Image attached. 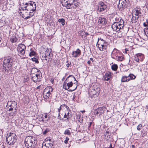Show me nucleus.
Returning a JSON list of instances; mask_svg holds the SVG:
<instances>
[{"instance_id": "1", "label": "nucleus", "mask_w": 148, "mask_h": 148, "mask_svg": "<svg viewBox=\"0 0 148 148\" xmlns=\"http://www.w3.org/2000/svg\"><path fill=\"white\" fill-rule=\"evenodd\" d=\"M62 5L68 9H75L79 6L76 0H62Z\"/></svg>"}, {"instance_id": "2", "label": "nucleus", "mask_w": 148, "mask_h": 148, "mask_svg": "<svg viewBox=\"0 0 148 148\" xmlns=\"http://www.w3.org/2000/svg\"><path fill=\"white\" fill-rule=\"evenodd\" d=\"M124 26L123 19H121L119 22H114L112 25V28L113 31L118 33L120 32L123 29Z\"/></svg>"}, {"instance_id": "3", "label": "nucleus", "mask_w": 148, "mask_h": 148, "mask_svg": "<svg viewBox=\"0 0 148 148\" xmlns=\"http://www.w3.org/2000/svg\"><path fill=\"white\" fill-rule=\"evenodd\" d=\"M15 62L14 59L12 57H8L4 60L3 66L5 68H8L10 69Z\"/></svg>"}, {"instance_id": "4", "label": "nucleus", "mask_w": 148, "mask_h": 148, "mask_svg": "<svg viewBox=\"0 0 148 148\" xmlns=\"http://www.w3.org/2000/svg\"><path fill=\"white\" fill-rule=\"evenodd\" d=\"M35 138L31 136H28L25 138V146L28 148L34 147L35 144Z\"/></svg>"}, {"instance_id": "5", "label": "nucleus", "mask_w": 148, "mask_h": 148, "mask_svg": "<svg viewBox=\"0 0 148 148\" xmlns=\"http://www.w3.org/2000/svg\"><path fill=\"white\" fill-rule=\"evenodd\" d=\"M108 45L107 42H106L103 39L98 38L97 44V46L101 51L105 50L107 48Z\"/></svg>"}, {"instance_id": "6", "label": "nucleus", "mask_w": 148, "mask_h": 148, "mask_svg": "<svg viewBox=\"0 0 148 148\" xmlns=\"http://www.w3.org/2000/svg\"><path fill=\"white\" fill-rule=\"evenodd\" d=\"M67 80V79L64 82L63 85V88L66 90H68L71 88V89L70 90L71 91H73L75 90L77 87V84L75 83H73L72 81H69L68 83H66Z\"/></svg>"}, {"instance_id": "7", "label": "nucleus", "mask_w": 148, "mask_h": 148, "mask_svg": "<svg viewBox=\"0 0 148 148\" xmlns=\"http://www.w3.org/2000/svg\"><path fill=\"white\" fill-rule=\"evenodd\" d=\"M20 10H22V11L20 13L22 14V17L25 19H27L30 18L33 16L34 14V12H29V11L25 10V9L23 7L20 8Z\"/></svg>"}, {"instance_id": "8", "label": "nucleus", "mask_w": 148, "mask_h": 148, "mask_svg": "<svg viewBox=\"0 0 148 148\" xmlns=\"http://www.w3.org/2000/svg\"><path fill=\"white\" fill-rule=\"evenodd\" d=\"M16 136L14 133H10L6 137L7 142L10 145H13L16 140Z\"/></svg>"}, {"instance_id": "9", "label": "nucleus", "mask_w": 148, "mask_h": 148, "mask_svg": "<svg viewBox=\"0 0 148 148\" xmlns=\"http://www.w3.org/2000/svg\"><path fill=\"white\" fill-rule=\"evenodd\" d=\"M24 5L23 8L25 9V10L34 12L36 10V5L34 2H30L29 3H27Z\"/></svg>"}, {"instance_id": "10", "label": "nucleus", "mask_w": 148, "mask_h": 148, "mask_svg": "<svg viewBox=\"0 0 148 148\" xmlns=\"http://www.w3.org/2000/svg\"><path fill=\"white\" fill-rule=\"evenodd\" d=\"M52 88L50 86L46 87L44 90L43 96V98L46 99H48L51 97L53 91Z\"/></svg>"}, {"instance_id": "11", "label": "nucleus", "mask_w": 148, "mask_h": 148, "mask_svg": "<svg viewBox=\"0 0 148 148\" xmlns=\"http://www.w3.org/2000/svg\"><path fill=\"white\" fill-rule=\"evenodd\" d=\"M25 46L22 44H19L17 48V50L19 55L23 58H25Z\"/></svg>"}, {"instance_id": "12", "label": "nucleus", "mask_w": 148, "mask_h": 148, "mask_svg": "<svg viewBox=\"0 0 148 148\" xmlns=\"http://www.w3.org/2000/svg\"><path fill=\"white\" fill-rule=\"evenodd\" d=\"M17 107V103L15 101H9L7 103L6 107L9 111H11L13 110H16Z\"/></svg>"}, {"instance_id": "13", "label": "nucleus", "mask_w": 148, "mask_h": 148, "mask_svg": "<svg viewBox=\"0 0 148 148\" xmlns=\"http://www.w3.org/2000/svg\"><path fill=\"white\" fill-rule=\"evenodd\" d=\"M53 143L50 139H46L45 141L42 143V148H52Z\"/></svg>"}, {"instance_id": "14", "label": "nucleus", "mask_w": 148, "mask_h": 148, "mask_svg": "<svg viewBox=\"0 0 148 148\" xmlns=\"http://www.w3.org/2000/svg\"><path fill=\"white\" fill-rule=\"evenodd\" d=\"M31 76L33 81L35 82H36L40 80L42 75L41 72H39L38 73H36V74L35 75L31 74Z\"/></svg>"}, {"instance_id": "15", "label": "nucleus", "mask_w": 148, "mask_h": 148, "mask_svg": "<svg viewBox=\"0 0 148 148\" xmlns=\"http://www.w3.org/2000/svg\"><path fill=\"white\" fill-rule=\"evenodd\" d=\"M129 3V0H119L118 7L120 8H127Z\"/></svg>"}, {"instance_id": "16", "label": "nucleus", "mask_w": 148, "mask_h": 148, "mask_svg": "<svg viewBox=\"0 0 148 148\" xmlns=\"http://www.w3.org/2000/svg\"><path fill=\"white\" fill-rule=\"evenodd\" d=\"M99 91L97 92V90H96L89 89V95L91 98L97 97L99 95Z\"/></svg>"}, {"instance_id": "17", "label": "nucleus", "mask_w": 148, "mask_h": 148, "mask_svg": "<svg viewBox=\"0 0 148 148\" xmlns=\"http://www.w3.org/2000/svg\"><path fill=\"white\" fill-rule=\"evenodd\" d=\"M99 10L100 12H103L107 10V5L102 1H100L98 5Z\"/></svg>"}, {"instance_id": "18", "label": "nucleus", "mask_w": 148, "mask_h": 148, "mask_svg": "<svg viewBox=\"0 0 148 148\" xmlns=\"http://www.w3.org/2000/svg\"><path fill=\"white\" fill-rule=\"evenodd\" d=\"M99 86H100L98 84L95 83L92 84V85L89 88L96 90H97V92H100V89L99 88Z\"/></svg>"}, {"instance_id": "19", "label": "nucleus", "mask_w": 148, "mask_h": 148, "mask_svg": "<svg viewBox=\"0 0 148 148\" xmlns=\"http://www.w3.org/2000/svg\"><path fill=\"white\" fill-rule=\"evenodd\" d=\"M81 51L79 49H77L75 51L72 52V55L73 57L76 58L79 57L81 54Z\"/></svg>"}, {"instance_id": "20", "label": "nucleus", "mask_w": 148, "mask_h": 148, "mask_svg": "<svg viewBox=\"0 0 148 148\" xmlns=\"http://www.w3.org/2000/svg\"><path fill=\"white\" fill-rule=\"evenodd\" d=\"M133 13L134 15H135L136 18H137V19L142 15L141 11V10L138 8L135 9V10L134 11Z\"/></svg>"}, {"instance_id": "21", "label": "nucleus", "mask_w": 148, "mask_h": 148, "mask_svg": "<svg viewBox=\"0 0 148 148\" xmlns=\"http://www.w3.org/2000/svg\"><path fill=\"white\" fill-rule=\"evenodd\" d=\"M112 74V73L109 72H106L104 76V80L107 81H109L110 80Z\"/></svg>"}, {"instance_id": "22", "label": "nucleus", "mask_w": 148, "mask_h": 148, "mask_svg": "<svg viewBox=\"0 0 148 148\" xmlns=\"http://www.w3.org/2000/svg\"><path fill=\"white\" fill-rule=\"evenodd\" d=\"M66 112H65L63 118H66V119H65V121H66V120L68 121L69 120V119L71 117V114L69 113L70 110H68L66 111Z\"/></svg>"}, {"instance_id": "23", "label": "nucleus", "mask_w": 148, "mask_h": 148, "mask_svg": "<svg viewBox=\"0 0 148 148\" xmlns=\"http://www.w3.org/2000/svg\"><path fill=\"white\" fill-rule=\"evenodd\" d=\"M119 52V51L116 48H114L112 53V58L114 59L116 57V56L118 55V54Z\"/></svg>"}, {"instance_id": "24", "label": "nucleus", "mask_w": 148, "mask_h": 148, "mask_svg": "<svg viewBox=\"0 0 148 148\" xmlns=\"http://www.w3.org/2000/svg\"><path fill=\"white\" fill-rule=\"evenodd\" d=\"M99 23L102 25H104L106 23V19L104 18H99L98 20Z\"/></svg>"}, {"instance_id": "25", "label": "nucleus", "mask_w": 148, "mask_h": 148, "mask_svg": "<svg viewBox=\"0 0 148 148\" xmlns=\"http://www.w3.org/2000/svg\"><path fill=\"white\" fill-rule=\"evenodd\" d=\"M106 108L105 107H101L97 109L99 113V115H101L104 113V111L106 110Z\"/></svg>"}, {"instance_id": "26", "label": "nucleus", "mask_w": 148, "mask_h": 148, "mask_svg": "<svg viewBox=\"0 0 148 148\" xmlns=\"http://www.w3.org/2000/svg\"><path fill=\"white\" fill-rule=\"evenodd\" d=\"M64 106V105H61L58 110V119H59L61 120H63V119L62 118V119H61V116L60 115V110L61 109H62V108H63V107Z\"/></svg>"}, {"instance_id": "27", "label": "nucleus", "mask_w": 148, "mask_h": 148, "mask_svg": "<svg viewBox=\"0 0 148 148\" xmlns=\"http://www.w3.org/2000/svg\"><path fill=\"white\" fill-rule=\"evenodd\" d=\"M39 72H40L39 71L35 68H32L31 71V74H36V73H38Z\"/></svg>"}, {"instance_id": "28", "label": "nucleus", "mask_w": 148, "mask_h": 148, "mask_svg": "<svg viewBox=\"0 0 148 148\" xmlns=\"http://www.w3.org/2000/svg\"><path fill=\"white\" fill-rule=\"evenodd\" d=\"M128 77L123 76L122 77L121 79V81L122 82H128L129 81V79H128Z\"/></svg>"}, {"instance_id": "29", "label": "nucleus", "mask_w": 148, "mask_h": 148, "mask_svg": "<svg viewBox=\"0 0 148 148\" xmlns=\"http://www.w3.org/2000/svg\"><path fill=\"white\" fill-rule=\"evenodd\" d=\"M42 56L41 59L44 62H48L47 59V56L43 53H42Z\"/></svg>"}, {"instance_id": "30", "label": "nucleus", "mask_w": 148, "mask_h": 148, "mask_svg": "<svg viewBox=\"0 0 148 148\" xmlns=\"http://www.w3.org/2000/svg\"><path fill=\"white\" fill-rule=\"evenodd\" d=\"M17 40V38L16 36H13L10 38V41L12 43L15 42Z\"/></svg>"}, {"instance_id": "31", "label": "nucleus", "mask_w": 148, "mask_h": 148, "mask_svg": "<svg viewBox=\"0 0 148 148\" xmlns=\"http://www.w3.org/2000/svg\"><path fill=\"white\" fill-rule=\"evenodd\" d=\"M51 51V49H47L45 51V53L44 54L45 55L47 56L50 55Z\"/></svg>"}, {"instance_id": "32", "label": "nucleus", "mask_w": 148, "mask_h": 148, "mask_svg": "<svg viewBox=\"0 0 148 148\" xmlns=\"http://www.w3.org/2000/svg\"><path fill=\"white\" fill-rule=\"evenodd\" d=\"M114 59L117 61H122L123 59V58L122 56H118L117 55L116 56V57H115V58Z\"/></svg>"}, {"instance_id": "33", "label": "nucleus", "mask_w": 148, "mask_h": 148, "mask_svg": "<svg viewBox=\"0 0 148 148\" xmlns=\"http://www.w3.org/2000/svg\"><path fill=\"white\" fill-rule=\"evenodd\" d=\"M127 77H130L129 81L131 79H134L136 78V76L132 74H129Z\"/></svg>"}, {"instance_id": "34", "label": "nucleus", "mask_w": 148, "mask_h": 148, "mask_svg": "<svg viewBox=\"0 0 148 148\" xmlns=\"http://www.w3.org/2000/svg\"><path fill=\"white\" fill-rule=\"evenodd\" d=\"M111 67L113 70L115 71L118 68V66L116 64H114L112 65Z\"/></svg>"}, {"instance_id": "35", "label": "nucleus", "mask_w": 148, "mask_h": 148, "mask_svg": "<svg viewBox=\"0 0 148 148\" xmlns=\"http://www.w3.org/2000/svg\"><path fill=\"white\" fill-rule=\"evenodd\" d=\"M23 99V100H25V101H24V102L25 103H27L29 102V100L28 98L27 97H24Z\"/></svg>"}, {"instance_id": "36", "label": "nucleus", "mask_w": 148, "mask_h": 148, "mask_svg": "<svg viewBox=\"0 0 148 148\" xmlns=\"http://www.w3.org/2000/svg\"><path fill=\"white\" fill-rule=\"evenodd\" d=\"M47 114H45L44 117L43 118V119H42V120L44 121H45V122H46V121H47Z\"/></svg>"}, {"instance_id": "37", "label": "nucleus", "mask_w": 148, "mask_h": 148, "mask_svg": "<svg viewBox=\"0 0 148 148\" xmlns=\"http://www.w3.org/2000/svg\"><path fill=\"white\" fill-rule=\"evenodd\" d=\"M64 134H65L70 135L71 134V133L70 132V131L68 129H67L65 130Z\"/></svg>"}, {"instance_id": "38", "label": "nucleus", "mask_w": 148, "mask_h": 148, "mask_svg": "<svg viewBox=\"0 0 148 148\" xmlns=\"http://www.w3.org/2000/svg\"><path fill=\"white\" fill-rule=\"evenodd\" d=\"M143 54L141 53H138L136 55V56L139 58H140L141 57L143 58Z\"/></svg>"}, {"instance_id": "39", "label": "nucleus", "mask_w": 148, "mask_h": 148, "mask_svg": "<svg viewBox=\"0 0 148 148\" xmlns=\"http://www.w3.org/2000/svg\"><path fill=\"white\" fill-rule=\"evenodd\" d=\"M32 60L33 61H34L36 63H38V59L35 58H32Z\"/></svg>"}, {"instance_id": "40", "label": "nucleus", "mask_w": 148, "mask_h": 148, "mask_svg": "<svg viewBox=\"0 0 148 148\" xmlns=\"http://www.w3.org/2000/svg\"><path fill=\"white\" fill-rule=\"evenodd\" d=\"M35 52L32 50L31 52L29 53V56L30 57H31L32 56H34L35 55Z\"/></svg>"}, {"instance_id": "41", "label": "nucleus", "mask_w": 148, "mask_h": 148, "mask_svg": "<svg viewBox=\"0 0 148 148\" xmlns=\"http://www.w3.org/2000/svg\"><path fill=\"white\" fill-rule=\"evenodd\" d=\"M137 18L136 17H133L132 18V23H135L136 21Z\"/></svg>"}, {"instance_id": "42", "label": "nucleus", "mask_w": 148, "mask_h": 148, "mask_svg": "<svg viewBox=\"0 0 148 148\" xmlns=\"http://www.w3.org/2000/svg\"><path fill=\"white\" fill-rule=\"evenodd\" d=\"M49 131V129L47 128L46 129V130L43 132V134H46Z\"/></svg>"}, {"instance_id": "43", "label": "nucleus", "mask_w": 148, "mask_h": 148, "mask_svg": "<svg viewBox=\"0 0 148 148\" xmlns=\"http://www.w3.org/2000/svg\"><path fill=\"white\" fill-rule=\"evenodd\" d=\"M142 125L141 124H139L137 127V128L138 130H140L141 129Z\"/></svg>"}, {"instance_id": "44", "label": "nucleus", "mask_w": 148, "mask_h": 148, "mask_svg": "<svg viewBox=\"0 0 148 148\" xmlns=\"http://www.w3.org/2000/svg\"><path fill=\"white\" fill-rule=\"evenodd\" d=\"M63 105H64V106H63V108H64V107H65L66 108V109L67 110L66 111H67L68 110H69V107L67 106L66 105L64 104H63Z\"/></svg>"}, {"instance_id": "45", "label": "nucleus", "mask_w": 148, "mask_h": 148, "mask_svg": "<svg viewBox=\"0 0 148 148\" xmlns=\"http://www.w3.org/2000/svg\"><path fill=\"white\" fill-rule=\"evenodd\" d=\"M134 60L137 62H139V58L136 56L135 57Z\"/></svg>"}, {"instance_id": "46", "label": "nucleus", "mask_w": 148, "mask_h": 148, "mask_svg": "<svg viewBox=\"0 0 148 148\" xmlns=\"http://www.w3.org/2000/svg\"><path fill=\"white\" fill-rule=\"evenodd\" d=\"M69 140V138L66 137V139L64 141V142L65 143L67 144L68 143V141Z\"/></svg>"}, {"instance_id": "47", "label": "nucleus", "mask_w": 148, "mask_h": 148, "mask_svg": "<svg viewBox=\"0 0 148 148\" xmlns=\"http://www.w3.org/2000/svg\"><path fill=\"white\" fill-rule=\"evenodd\" d=\"M60 20L61 21V22L62 23V24L63 25H64V20L63 19H61V20L59 19V22H60Z\"/></svg>"}, {"instance_id": "48", "label": "nucleus", "mask_w": 148, "mask_h": 148, "mask_svg": "<svg viewBox=\"0 0 148 148\" xmlns=\"http://www.w3.org/2000/svg\"><path fill=\"white\" fill-rule=\"evenodd\" d=\"M145 31H146L145 32V34L147 36H148V27L147 29H145Z\"/></svg>"}, {"instance_id": "49", "label": "nucleus", "mask_w": 148, "mask_h": 148, "mask_svg": "<svg viewBox=\"0 0 148 148\" xmlns=\"http://www.w3.org/2000/svg\"><path fill=\"white\" fill-rule=\"evenodd\" d=\"M95 114H99V113L98 110H97V109L95 110Z\"/></svg>"}, {"instance_id": "50", "label": "nucleus", "mask_w": 148, "mask_h": 148, "mask_svg": "<svg viewBox=\"0 0 148 148\" xmlns=\"http://www.w3.org/2000/svg\"><path fill=\"white\" fill-rule=\"evenodd\" d=\"M25 77L26 78H24V79H25V80L24 81L26 82L29 80V78L27 76H25Z\"/></svg>"}, {"instance_id": "51", "label": "nucleus", "mask_w": 148, "mask_h": 148, "mask_svg": "<svg viewBox=\"0 0 148 148\" xmlns=\"http://www.w3.org/2000/svg\"><path fill=\"white\" fill-rule=\"evenodd\" d=\"M121 18H120L119 17H116L115 18V20L116 21H118Z\"/></svg>"}, {"instance_id": "52", "label": "nucleus", "mask_w": 148, "mask_h": 148, "mask_svg": "<svg viewBox=\"0 0 148 148\" xmlns=\"http://www.w3.org/2000/svg\"><path fill=\"white\" fill-rule=\"evenodd\" d=\"M143 25L145 27H146L147 26V27L148 26V25H147V23H143Z\"/></svg>"}, {"instance_id": "53", "label": "nucleus", "mask_w": 148, "mask_h": 148, "mask_svg": "<svg viewBox=\"0 0 148 148\" xmlns=\"http://www.w3.org/2000/svg\"><path fill=\"white\" fill-rule=\"evenodd\" d=\"M146 7L148 8V0L147 1L146 4Z\"/></svg>"}, {"instance_id": "54", "label": "nucleus", "mask_w": 148, "mask_h": 148, "mask_svg": "<svg viewBox=\"0 0 148 148\" xmlns=\"http://www.w3.org/2000/svg\"><path fill=\"white\" fill-rule=\"evenodd\" d=\"M70 64L69 63H68L66 64V66L68 68L70 66Z\"/></svg>"}, {"instance_id": "55", "label": "nucleus", "mask_w": 148, "mask_h": 148, "mask_svg": "<svg viewBox=\"0 0 148 148\" xmlns=\"http://www.w3.org/2000/svg\"><path fill=\"white\" fill-rule=\"evenodd\" d=\"M75 94H73V99H75Z\"/></svg>"}, {"instance_id": "56", "label": "nucleus", "mask_w": 148, "mask_h": 148, "mask_svg": "<svg viewBox=\"0 0 148 148\" xmlns=\"http://www.w3.org/2000/svg\"><path fill=\"white\" fill-rule=\"evenodd\" d=\"M109 134V131H106V132L105 133V134L106 135H107L108 134Z\"/></svg>"}, {"instance_id": "57", "label": "nucleus", "mask_w": 148, "mask_h": 148, "mask_svg": "<svg viewBox=\"0 0 148 148\" xmlns=\"http://www.w3.org/2000/svg\"><path fill=\"white\" fill-rule=\"evenodd\" d=\"M91 63V62L89 60L87 62V63L89 64H90Z\"/></svg>"}, {"instance_id": "58", "label": "nucleus", "mask_w": 148, "mask_h": 148, "mask_svg": "<svg viewBox=\"0 0 148 148\" xmlns=\"http://www.w3.org/2000/svg\"><path fill=\"white\" fill-rule=\"evenodd\" d=\"M85 33L86 36L88 35V34L87 32H85Z\"/></svg>"}, {"instance_id": "59", "label": "nucleus", "mask_w": 148, "mask_h": 148, "mask_svg": "<svg viewBox=\"0 0 148 148\" xmlns=\"http://www.w3.org/2000/svg\"><path fill=\"white\" fill-rule=\"evenodd\" d=\"M81 112H82V113H83L85 111V110H83V111H81Z\"/></svg>"}, {"instance_id": "60", "label": "nucleus", "mask_w": 148, "mask_h": 148, "mask_svg": "<svg viewBox=\"0 0 148 148\" xmlns=\"http://www.w3.org/2000/svg\"><path fill=\"white\" fill-rule=\"evenodd\" d=\"M90 60H91V61H93V59L92 58H90Z\"/></svg>"}, {"instance_id": "61", "label": "nucleus", "mask_w": 148, "mask_h": 148, "mask_svg": "<svg viewBox=\"0 0 148 148\" xmlns=\"http://www.w3.org/2000/svg\"><path fill=\"white\" fill-rule=\"evenodd\" d=\"M146 108L147 109H148V104H147V105H146Z\"/></svg>"}, {"instance_id": "62", "label": "nucleus", "mask_w": 148, "mask_h": 148, "mask_svg": "<svg viewBox=\"0 0 148 148\" xmlns=\"http://www.w3.org/2000/svg\"><path fill=\"white\" fill-rule=\"evenodd\" d=\"M111 115H110V116H108V117H107V118H109V117H111Z\"/></svg>"}, {"instance_id": "63", "label": "nucleus", "mask_w": 148, "mask_h": 148, "mask_svg": "<svg viewBox=\"0 0 148 148\" xmlns=\"http://www.w3.org/2000/svg\"><path fill=\"white\" fill-rule=\"evenodd\" d=\"M74 79H75V81H76L77 82V81L76 80V79L74 77Z\"/></svg>"}, {"instance_id": "64", "label": "nucleus", "mask_w": 148, "mask_h": 148, "mask_svg": "<svg viewBox=\"0 0 148 148\" xmlns=\"http://www.w3.org/2000/svg\"><path fill=\"white\" fill-rule=\"evenodd\" d=\"M110 146L111 147H110V148H112V145H111V144H110Z\"/></svg>"}]
</instances>
